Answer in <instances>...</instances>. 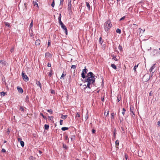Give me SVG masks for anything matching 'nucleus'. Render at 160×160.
<instances>
[{
    "label": "nucleus",
    "mask_w": 160,
    "mask_h": 160,
    "mask_svg": "<svg viewBox=\"0 0 160 160\" xmlns=\"http://www.w3.org/2000/svg\"><path fill=\"white\" fill-rule=\"evenodd\" d=\"M66 147V145H63V148H65Z\"/></svg>",
    "instance_id": "338daca9"
},
{
    "label": "nucleus",
    "mask_w": 160,
    "mask_h": 160,
    "mask_svg": "<svg viewBox=\"0 0 160 160\" xmlns=\"http://www.w3.org/2000/svg\"><path fill=\"white\" fill-rule=\"evenodd\" d=\"M59 23L61 25V26L63 24L62 22L61 21H59Z\"/></svg>",
    "instance_id": "a18cd8bd"
},
{
    "label": "nucleus",
    "mask_w": 160,
    "mask_h": 160,
    "mask_svg": "<svg viewBox=\"0 0 160 160\" xmlns=\"http://www.w3.org/2000/svg\"><path fill=\"white\" fill-rule=\"evenodd\" d=\"M94 77V75L91 72H90L88 73L86 76V81L88 82V83L87 86L86 85L83 86L84 89L86 88L87 87L89 88H90V85L93 84L95 81V78Z\"/></svg>",
    "instance_id": "f257e3e1"
},
{
    "label": "nucleus",
    "mask_w": 160,
    "mask_h": 160,
    "mask_svg": "<svg viewBox=\"0 0 160 160\" xmlns=\"http://www.w3.org/2000/svg\"><path fill=\"white\" fill-rule=\"evenodd\" d=\"M50 42H49V41L48 42V46H49L50 45Z\"/></svg>",
    "instance_id": "0e129e2a"
},
{
    "label": "nucleus",
    "mask_w": 160,
    "mask_h": 160,
    "mask_svg": "<svg viewBox=\"0 0 160 160\" xmlns=\"http://www.w3.org/2000/svg\"><path fill=\"white\" fill-rule=\"evenodd\" d=\"M4 61H3V60H1V61H0V63H4Z\"/></svg>",
    "instance_id": "5fc2aeb1"
},
{
    "label": "nucleus",
    "mask_w": 160,
    "mask_h": 160,
    "mask_svg": "<svg viewBox=\"0 0 160 160\" xmlns=\"http://www.w3.org/2000/svg\"><path fill=\"white\" fill-rule=\"evenodd\" d=\"M4 23L5 26H8L9 27H10V24L9 23L7 22H4Z\"/></svg>",
    "instance_id": "f3484780"
},
{
    "label": "nucleus",
    "mask_w": 160,
    "mask_h": 160,
    "mask_svg": "<svg viewBox=\"0 0 160 160\" xmlns=\"http://www.w3.org/2000/svg\"><path fill=\"white\" fill-rule=\"evenodd\" d=\"M111 66L114 69H117V67L114 64H111Z\"/></svg>",
    "instance_id": "dca6fc26"
},
{
    "label": "nucleus",
    "mask_w": 160,
    "mask_h": 160,
    "mask_svg": "<svg viewBox=\"0 0 160 160\" xmlns=\"http://www.w3.org/2000/svg\"><path fill=\"white\" fill-rule=\"evenodd\" d=\"M125 18V16H124L122 17L120 19V21H122V20H124Z\"/></svg>",
    "instance_id": "79ce46f5"
},
{
    "label": "nucleus",
    "mask_w": 160,
    "mask_h": 160,
    "mask_svg": "<svg viewBox=\"0 0 160 160\" xmlns=\"http://www.w3.org/2000/svg\"><path fill=\"white\" fill-rule=\"evenodd\" d=\"M139 29H140V32H141L142 33H143L144 32V30H143L142 29L140 28H139Z\"/></svg>",
    "instance_id": "ea45409f"
},
{
    "label": "nucleus",
    "mask_w": 160,
    "mask_h": 160,
    "mask_svg": "<svg viewBox=\"0 0 160 160\" xmlns=\"http://www.w3.org/2000/svg\"><path fill=\"white\" fill-rule=\"evenodd\" d=\"M19 109L20 110L24 111V109L22 106H20V107Z\"/></svg>",
    "instance_id": "473e14b6"
},
{
    "label": "nucleus",
    "mask_w": 160,
    "mask_h": 160,
    "mask_svg": "<svg viewBox=\"0 0 160 160\" xmlns=\"http://www.w3.org/2000/svg\"><path fill=\"white\" fill-rule=\"evenodd\" d=\"M40 115H41L42 116V117H43V118H44L46 119V116H44L42 113H41L40 114Z\"/></svg>",
    "instance_id": "58836bf2"
},
{
    "label": "nucleus",
    "mask_w": 160,
    "mask_h": 160,
    "mask_svg": "<svg viewBox=\"0 0 160 160\" xmlns=\"http://www.w3.org/2000/svg\"><path fill=\"white\" fill-rule=\"evenodd\" d=\"M7 142L6 141H5L4 142V143H6Z\"/></svg>",
    "instance_id": "774afa93"
},
{
    "label": "nucleus",
    "mask_w": 160,
    "mask_h": 160,
    "mask_svg": "<svg viewBox=\"0 0 160 160\" xmlns=\"http://www.w3.org/2000/svg\"><path fill=\"white\" fill-rule=\"evenodd\" d=\"M86 6L88 7V10H90V6L89 4V3L88 2H86Z\"/></svg>",
    "instance_id": "ddd939ff"
},
{
    "label": "nucleus",
    "mask_w": 160,
    "mask_h": 160,
    "mask_svg": "<svg viewBox=\"0 0 160 160\" xmlns=\"http://www.w3.org/2000/svg\"><path fill=\"white\" fill-rule=\"evenodd\" d=\"M96 132V130H95V129H92V133H94L95 132Z\"/></svg>",
    "instance_id": "3c124183"
},
{
    "label": "nucleus",
    "mask_w": 160,
    "mask_h": 160,
    "mask_svg": "<svg viewBox=\"0 0 160 160\" xmlns=\"http://www.w3.org/2000/svg\"><path fill=\"white\" fill-rule=\"evenodd\" d=\"M152 91H151L150 93H149V96H152Z\"/></svg>",
    "instance_id": "bf43d9fd"
},
{
    "label": "nucleus",
    "mask_w": 160,
    "mask_h": 160,
    "mask_svg": "<svg viewBox=\"0 0 160 160\" xmlns=\"http://www.w3.org/2000/svg\"><path fill=\"white\" fill-rule=\"evenodd\" d=\"M101 39H102V38L101 37H100L99 39V41L100 42L101 41Z\"/></svg>",
    "instance_id": "69168bd1"
},
{
    "label": "nucleus",
    "mask_w": 160,
    "mask_h": 160,
    "mask_svg": "<svg viewBox=\"0 0 160 160\" xmlns=\"http://www.w3.org/2000/svg\"><path fill=\"white\" fill-rule=\"evenodd\" d=\"M138 64H137V65H135L133 68V70L135 72H136V68L138 67Z\"/></svg>",
    "instance_id": "a878e982"
},
{
    "label": "nucleus",
    "mask_w": 160,
    "mask_h": 160,
    "mask_svg": "<svg viewBox=\"0 0 160 160\" xmlns=\"http://www.w3.org/2000/svg\"><path fill=\"white\" fill-rule=\"evenodd\" d=\"M150 76L148 74H145L143 77V80L144 82L148 81L150 79Z\"/></svg>",
    "instance_id": "20e7f679"
},
{
    "label": "nucleus",
    "mask_w": 160,
    "mask_h": 160,
    "mask_svg": "<svg viewBox=\"0 0 160 160\" xmlns=\"http://www.w3.org/2000/svg\"><path fill=\"white\" fill-rule=\"evenodd\" d=\"M49 126L48 125L45 124L44 125L45 129L46 130H48L49 128Z\"/></svg>",
    "instance_id": "4be33fe9"
},
{
    "label": "nucleus",
    "mask_w": 160,
    "mask_h": 160,
    "mask_svg": "<svg viewBox=\"0 0 160 160\" xmlns=\"http://www.w3.org/2000/svg\"><path fill=\"white\" fill-rule=\"evenodd\" d=\"M17 89L19 92L21 93H22L23 92V90L21 88L18 87H17Z\"/></svg>",
    "instance_id": "6e6552de"
},
{
    "label": "nucleus",
    "mask_w": 160,
    "mask_h": 160,
    "mask_svg": "<svg viewBox=\"0 0 160 160\" xmlns=\"http://www.w3.org/2000/svg\"><path fill=\"white\" fill-rule=\"evenodd\" d=\"M157 124L158 126H160V120L157 122Z\"/></svg>",
    "instance_id": "8fccbe9b"
},
{
    "label": "nucleus",
    "mask_w": 160,
    "mask_h": 160,
    "mask_svg": "<svg viewBox=\"0 0 160 160\" xmlns=\"http://www.w3.org/2000/svg\"><path fill=\"white\" fill-rule=\"evenodd\" d=\"M48 118H49L50 120H51V119H53V117L52 116H48Z\"/></svg>",
    "instance_id": "4d7b16f0"
},
{
    "label": "nucleus",
    "mask_w": 160,
    "mask_h": 160,
    "mask_svg": "<svg viewBox=\"0 0 160 160\" xmlns=\"http://www.w3.org/2000/svg\"><path fill=\"white\" fill-rule=\"evenodd\" d=\"M40 43L41 41L39 40L38 39L35 42V45L36 46H38L40 45Z\"/></svg>",
    "instance_id": "0eeeda50"
},
{
    "label": "nucleus",
    "mask_w": 160,
    "mask_h": 160,
    "mask_svg": "<svg viewBox=\"0 0 160 160\" xmlns=\"http://www.w3.org/2000/svg\"><path fill=\"white\" fill-rule=\"evenodd\" d=\"M104 29L106 32H108L110 28L112 27V24L110 21L109 20L104 23Z\"/></svg>",
    "instance_id": "f03ea898"
},
{
    "label": "nucleus",
    "mask_w": 160,
    "mask_h": 160,
    "mask_svg": "<svg viewBox=\"0 0 160 160\" xmlns=\"http://www.w3.org/2000/svg\"><path fill=\"white\" fill-rule=\"evenodd\" d=\"M153 69V67H152L150 69V72H152V70Z\"/></svg>",
    "instance_id": "de8ad7c7"
},
{
    "label": "nucleus",
    "mask_w": 160,
    "mask_h": 160,
    "mask_svg": "<svg viewBox=\"0 0 160 160\" xmlns=\"http://www.w3.org/2000/svg\"><path fill=\"white\" fill-rule=\"evenodd\" d=\"M61 27L65 31L66 35H67L68 34V30L65 25L63 24L61 25Z\"/></svg>",
    "instance_id": "423d86ee"
},
{
    "label": "nucleus",
    "mask_w": 160,
    "mask_h": 160,
    "mask_svg": "<svg viewBox=\"0 0 160 160\" xmlns=\"http://www.w3.org/2000/svg\"><path fill=\"white\" fill-rule=\"evenodd\" d=\"M125 111H126V110L124 108H123V109H122V115L123 116L124 115Z\"/></svg>",
    "instance_id": "7c9ffc66"
},
{
    "label": "nucleus",
    "mask_w": 160,
    "mask_h": 160,
    "mask_svg": "<svg viewBox=\"0 0 160 160\" xmlns=\"http://www.w3.org/2000/svg\"><path fill=\"white\" fill-rule=\"evenodd\" d=\"M65 139L66 140H68V135H66L65 136Z\"/></svg>",
    "instance_id": "6e6d98bb"
},
{
    "label": "nucleus",
    "mask_w": 160,
    "mask_h": 160,
    "mask_svg": "<svg viewBox=\"0 0 160 160\" xmlns=\"http://www.w3.org/2000/svg\"><path fill=\"white\" fill-rule=\"evenodd\" d=\"M33 3L34 6H36L37 7H38V4L36 2L33 1Z\"/></svg>",
    "instance_id": "393cba45"
},
{
    "label": "nucleus",
    "mask_w": 160,
    "mask_h": 160,
    "mask_svg": "<svg viewBox=\"0 0 160 160\" xmlns=\"http://www.w3.org/2000/svg\"><path fill=\"white\" fill-rule=\"evenodd\" d=\"M1 152H6V151L4 149L2 148L1 150Z\"/></svg>",
    "instance_id": "49530a36"
},
{
    "label": "nucleus",
    "mask_w": 160,
    "mask_h": 160,
    "mask_svg": "<svg viewBox=\"0 0 160 160\" xmlns=\"http://www.w3.org/2000/svg\"><path fill=\"white\" fill-rule=\"evenodd\" d=\"M10 51L11 52H13L14 51V48H12L11 49Z\"/></svg>",
    "instance_id": "13d9d810"
},
{
    "label": "nucleus",
    "mask_w": 160,
    "mask_h": 160,
    "mask_svg": "<svg viewBox=\"0 0 160 160\" xmlns=\"http://www.w3.org/2000/svg\"><path fill=\"white\" fill-rule=\"evenodd\" d=\"M48 74L49 77H51V75L52 74V70L51 69L50 70V71L48 73Z\"/></svg>",
    "instance_id": "6ab92c4d"
},
{
    "label": "nucleus",
    "mask_w": 160,
    "mask_h": 160,
    "mask_svg": "<svg viewBox=\"0 0 160 160\" xmlns=\"http://www.w3.org/2000/svg\"><path fill=\"white\" fill-rule=\"evenodd\" d=\"M128 155H127L126 154H125V159H126V160H127L128 158Z\"/></svg>",
    "instance_id": "c03bdc74"
},
{
    "label": "nucleus",
    "mask_w": 160,
    "mask_h": 160,
    "mask_svg": "<svg viewBox=\"0 0 160 160\" xmlns=\"http://www.w3.org/2000/svg\"><path fill=\"white\" fill-rule=\"evenodd\" d=\"M22 76L24 81L27 82L29 80L28 78L24 72H22Z\"/></svg>",
    "instance_id": "7ed1b4c3"
},
{
    "label": "nucleus",
    "mask_w": 160,
    "mask_h": 160,
    "mask_svg": "<svg viewBox=\"0 0 160 160\" xmlns=\"http://www.w3.org/2000/svg\"><path fill=\"white\" fill-rule=\"evenodd\" d=\"M158 50L154 49L153 51L154 55L158 54H160V52H158Z\"/></svg>",
    "instance_id": "1a4fd4ad"
},
{
    "label": "nucleus",
    "mask_w": 160,
    "mask_h": 160,
    "mask_svg": "<svg viewBox=\"0 0 160 160\" xmlns=\"http://www.w3.org/2000/svg\"><path fill=\"white\" fill-rule=\"evenodd\" d=\"M115 115V113L114 112H112L111 114V120L112 119L113 120L114 118V116Z\"/></svg>",
    "instance_id": "2eb2a0df"
},
{
    "label": "nucleus",
    "mask_w": 160,
    "mask_h": 160,
    "mask_svg": "<svg viewBox=\"0 0 160 160\" xmlns=\"http://www.w3.org/2000/svg\"><path fill=\"white\" fill-rule=\"evenodd\" d=\"M118 102H119L120 101V99H119V98L118 97Z\"/></svg>",
    "instance_id": "680f3d73"
},
{
    "label": "nucleus",
    "mask_w": 160,
    "mask_h": 160,
    "mask_svg": "<svg viewBox=\"0 0 160 160\" xmlns=\"http://www.w3.org/2000/svg\"><path fill=\"white\" fill-rule=\"evenodd\" d=\"M20 142L21 146L22 147H23L24 145V142L23 141H21Z\"/></svg>",
    "instance_id": "c85d7f7f"
},
{
    "label": "nucleus",
    "mask_w": 160,
    "mask_h": 160,
    "mask_svg": "<svg viewBox=\"0 0 160 160\" xmlns=\"http://www.w3.org/2000/svg\"><path fill=\"white\" fill-rule=\"evenodd\" d=\"M116 32L117 33L120 34L121 33V30L119 28H118L116 30Z\"/></svg>",
    "instance_id": "bb28decb"
},
{
    "label": "nucleus",
    "mask_w": 160,
    "mask_h": 160,
    "mask_svg": "<svg viewBox=\"0 0 160 160\" xmlns=\"http://www.w3.org/2000/svg\"><path fill=\"white\" fill-rule=\"evenodd\" d=\"M118 48L121 51H122V46H121L120 45H119V46L118 47Z\"/></svg>",
    "instance_id": "c756f323"
},
{
    "label": "nucleus",
    "mask_w": 160,
    "mask_h": 160,
    "mask_svg": "<svg viewBox=\"0 0 160 160\" xmlns=\"http://www.w3.org/2000/svg\"><path fill=\"white\" fill-rule=\"evenodd\" d=\"M116 128L114 129L113 131V138L114 139H115L116 138Z\"/></svg>",
    "instance_id": "f8f14e48"
},
{
    "label": "nucleus",
    "mask_w": 160,
    "mask_h": 160,
    "mask_svg": "<svg viewBox=\"0 0 160 160\" xmlns=\"http://www.w3.org/2000/svg\"><path fill=\"white\" fill-rule=\"evenodd\" d=\"M51 56V55L49 52H47L45 53V56L46 58L50 57Z\"/></svg>",
    "instance_id": "9d476101"
},
{
    "label": "nucleus",
    "mask_w": 160,
    "mask_h": 160,
    "mask_svg": "<svg viewBox=\"0 0 160 160\" xmlns=\"http://www.w3.org/2000/svg\"><path fill=\"white\" fill-rule=\"evenodd\" d=\"M76 116L77 117H80V114L78 113H77L76 114Z\"/></svg>",
    "instance_id": "603ef678"
},
{
    "label": "nucleus",
    "mask_w": 160,
    "mask_h": 160,
    "mask_svg": "<svg viewBox=\"0 0 160 160\" xmlns=\"http://www.w3.org/2000/svg\"><path fill=\"white\" fill-rule=\"evenodd\" d=\"M25 102H28L29 101V98L28 96H27L25 100Z\"/></svg>",
    "instance_id": "a211bd4d"
},
{
    "label": "nucleus",
    "mask_w": 160,
    "mask_h": 160,
    "mask_svg": "<svg viewBox=\"0 0 160 160\" xmlns=\"http://www.w3.org/2000/svg\"><path fill=\"white\" fill-rule=\"evenodd\" d=\"M112 59H113L114 60H115L116 61H118V59L116 58V56H115L114 55H112Z\"/></svg>",
    "instance_id": "412c9836"
},
{
    "label": "nucleus",
    "mask_w": 160,
    "mask_h": 160,
    "mask_svg": "<svg viewBox=\"0 0 160 160\" xmlns=\"http://www.w3.org/2000/svg\"><path fill=\"white\" fill-rule=\"evenodd\" d=\"M68 129V128L66 127H63L61 128V130L62 131H65Z\"/></svg>",
    "instance_id": "b1692460"
},
{
    "label": "nucleus",
    "mask_w": 160,
    "mask_h": 160,
    "mask_svg": "<svg viewBox=\"0 0 160 160\" xmlns=\"http://www.w3.org/2000/svg\"><path fill=\"white\" fill-rule=\"evenodd\" d=\"M55 5V3L54 1L53 0V2H52L51 5L52 7H54Z\"/></svg>",
    "instance_id": "e433bc0d"
},
{
    "label": "nucleus",
    "mask_w": 160,
    "mask_h": 160,
    "mask_svg": "<svg viewBox=\"0 0 160 160\" xmlns=\"http://www.w3.org/2000/svg\"><path fill=\"white\" fill-rule=\"evenodd\" d=\"M76 66L75 65H72L71 66V68H73L74 69H75L76 68Z\"/></svg>",
    "instance_id": "a19ab883"
},
{
    "label": "nucleus",
    "mask_w": 160,
    "mask_h": 160,
    "mask_svg": "<svg viewBox=\"0 0 160 160\" xmlns=\"http://www.w3.org/2000/svg\"><path fill=\"white\" fill-rule=\"evenodd\" d=\"M87 69L86 68V67H85V69L82 70V72L81 74L82 77L83 78H84L86 76L85 74L87 73Z\"/></svg>",
    "instance_id": "39448f33"
},
{
    "label": "nucleus",
    "mask_w": 160,
    "mask_h": 160,
    "mask_svg": "<svg viewBox=\"0 0 160 160\" xmlns=\"http://www.w3.org/2000/svg\"><path fill=\"white\" fill-rule=\"evenodd\" d=\"M59 16L58 18V20H59V21H61V18L62 17L61 13L59 14Z\"/></svg>",
    "instance_id": "2f4dec72"
},
{
    "label": "nucleus",
    "mask_w": 160,
    "mask_h": 160,
    "mask_svg": "<svg viewBox=\"0 0 160 160\" xmlns=\"http://www.w3.org/2000/svg\"><path fill=\"white\" fill-rule=\"evenodd\" d=\"M48 112L52 113V109H49L47 110Z\"/></svg>",
    "instance_id": "f704fd0d"
},
{
    "label": "nucleus",
    "mask_w": 160,
    "mask_h": 160,
    "mask_svg": "<svg viewBox=\"0 0 160 160\" xmlns=\"http://www.w3.org/2000/svg\"><path fill=\"white\" fill-rule=\"evenodd\" d=\"M67 116H68L67 115H64L62 114L61 118L64 119H65L67 117Z\"/></svg>",
    "instance_id": "aec40b11"
},
{
    "label": "nucleus",
    "mask_w": 160,
    "mask_h": 160,
    "mask_svg": "<svg viewBox=\"0 0 160 160\" xmlns=\"http://www.w3.org/2000/svg\"><path fill=\"white\" fill-rule=\"evenodd\" d=\"M51 93H55L54 91V90H51Z\"/></svg>",
    "instance_id": "052dcab7"
},
{
    "label": "nucleus",
    "mask_w": 160,
    "mask_h": 160,
    "mask_svg": "<svg viewBox=\"0 0 160 160\" xmlns=\"http://www.w3.org/2000/svg\"><path fill=\"white\" fill-rule=\"evenodd\" d=\"M32 26H33V20H32V21H31V22L30 24L29 28H32Z\"/></svg>",
    "instance_id": "cd10ccee"
},
{
    "label": "nucleus",
    "mask_w": 160,
    "mask_h": 160,
    "mask_svg": "<svg viewBox=\"0 0 160 160\" xmlns=\"http://www.w3.org/2000/svg\"><path fill=\"white\" fill-rule=\"evenodd\" d=\"M70 138L72 140L73 139H74L75 138V136H74V135L71 136H70Z\"/></svg>",
    "instance_id": "72a5a7b5"
},
{
    "label": "nucleus",
    "mask_w": 160,
    "mask_h": 160,
    "mask_svg": "<svg viewBox=\"0 0 160 160\" xmlns=\"http://www.w3.org/2000/svg\"><path fill=\"white\" fill-rule=\"evenodd\" d=\"M39 153L40 154H41L42 153V152L41 151H40V150L39 151Z\"/></svg>",
    "instance_id": "e2e57ef3"
},
{
    "label": "nucleus",
    "mask_w": 160,
    "mask_h": 160,
    "mask_svg": "<svg viewBox=\"0 0 160 160\" xmlns=\"http://www.w3.org/2000/svg\"><path fill=\"white\" fill-rule=\"evenodd\" d=\"M63 120H60V125H62V122H63Z\"/></svg>",
    "instance_id": "37998d69"
},
{
    "label": "nucleus",
    "mask_w": 160,
    "mask_h": 160,
    "mask_svg": "<svg viewBox=\"0 0 160 160\" xmlns=\"http://www.w3.org/2000/svg\"><path fill=\"white\" fill-rule=\"evenodd\" d=\"M36 83L37 85H38L40 88H42V85L39 81H37Z\"/></svg>",
    "instance_id": "9b49d317"
},
{
    "label": "nucleus",
    "mask_w": 160,
    "mask_h": 160,
    "mask_svg": "<svg viewBox=\"0 0 160 160\" xmlns=\"http://www.w3.org/2000/svg\"><path fill=\"white\" fill-rule=\"evenodd\" d=\"M22 140V139L21 138H18V142H21V141H22L21 140Z\"/></svg>",
    "instance_id": "09e8293b"
},
{
    "label": "nucleus",
    "mask_w": 160,
    "mask_h": 160,
    "mask_svg": "<svg viewBox=\"0 0 160 160\" xmlns=\"http://www.w3.org/2000/svg\"><path fill=\"white\" fill-rule=\"evenodd\" d=\"M66 72H63L62 74V75H61V76L60 77V78L61 79H62V78L63 79L64 77L66 76Z\"/></svg>",
    "instance_id": "4468645a"
},
{
    "label": "nucleus",
    "mask_w": 160,
    "mask_h": 160,
    "mask_svg": "<svg viewBox=\"0 0 160 160\" xmlns=\"http://www.w3.org/2000/svg\"><path fill=\"white\" fill-rule=\"evenodd\" d=\"M119 141L118 140H117L115 142L116 146L117 147L119 145Z\"/></svg>",
    "instance_id": "5701e85b"
},
{
    "label": "nucleus",
    "mask_w": 160,
    "mask_h": 160,
    "mask_svg": "<svg viewBox=\"0 0 160 160\" xmlns=\"http://www.w3.org/2000/svg\"><path fill=\"white\" fill-rule=\"evenodd\" d=\"M109 111H108L107 113H106V112H104V115H105V116H107L108 115V114H109Z\"/></svg>",
    "instance_id": "4c0bfd02"
},
{
    "label": "nucleus",
    "mask_w": 160,
    "mask_h": 160,
    "mask_svg": "<svg viewBox=\"0 0 160 160\" xmlns=\"http://www.w3.org/2000/svg\"><path fill=\"white\" fill-rule=\"evenodd\" d=\"M5 93H6L3 92H0V94L1 95H3V96H4L5 95Z\"/></svg>",
    "instance_id": "c9c22d12"
},
{
    "label": "nucleus",
    "mask_w": 160,
    "mask_h": 160,
    "mask_svg": "<svg viewBox=\"0 0 160 160\" xmlns=\"http://www.w3.org/2000/svg\"><path fill=\"white\" fill-rule=\"evenodd\" d=\"M51 64L49 63H48V67H51Z\"/></svg>",
    "instance_id": "864d4df0"
}]
</instances>
